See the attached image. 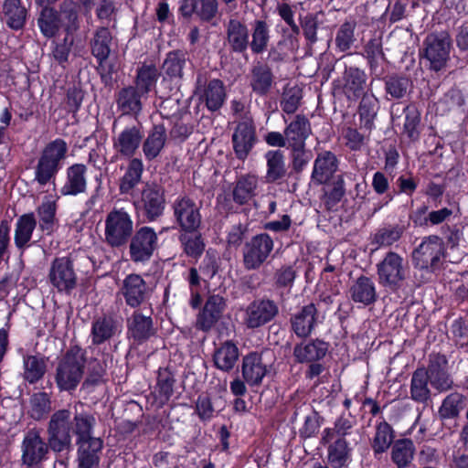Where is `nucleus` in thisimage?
Listing matches in <instances>:
<instances>
[{"label":"nucleus","mask_w":468,"mask_h":468,"mask_svg":"<svg viewBox=\"0 0 468 468\" xmlns=\"http://www.w3.org/2000/svg\"><path fill=\"white\" fill-rule=\"evenodd\" d=\"M95 418L87 412L76 413L71 420L72 433L76 435L77 468H97L103 441L94 437Z\"/></svg>","instance_id":"1"},{"label":"nucleus","mask_w":468,"mask_h":468,"mask_svg":"<svg viewBox=\"0 0 468 468\" xmlns=\"http://www.w3.org/2000/svg\"><path fill=\"white\" fill-rule=\"evenodd\" d=\"M37 26L47 38L56 37L60 28H63L68 36H73L79 28L77 3L73 0H64L59 5V11L51 6L41 7Z\"/></svg>","instance_id":"2"},{"label":"nucleus","mask_w":468,"mask_h":468,"mask_svg":"<svg viewBox=\"0 0 468 468\" xmlns=\"http://www.w3.org/2000/svg\"><path fill=\"white\" fill-rule=\"evenodd\" d=\"M87 364V351L71 345L58 362L55 382L60 391H74L80 385Z\"/></svg>","instance_id":"3"},{"label":"nucleus","mask_w":468,"mask_h":468,"mask_svg":"<svg viewBox=\"0 0 468 468\" xmlns=\"http://www.w3.org/2000/svg\"><path fill=\"white\" fill-rule=\"evenodd\" d=\"M68 144L62 138H56L48 143L42 149L34 171V180L39 186L53 184L58 172L63 167L67 157Z\"/></svg>","instance_id":"4"},{"label":"nucleus","mask_w":468,"mask_h":468,"mask_svg":"<svg viewBox=\"0 0 468 468\" xmlns=\"http://www.w3.org/2000/svg\"><path fill=\"white\" fill-rule=\"evenodd\" d=\"M445 258V243L437 235L425 238L412 252L414 267L426 271L428 274L440 270Z\"/></svg>","instance_id":"5"},{"label":"nucleus","mask_w":468,"mask_h":468,"mask_svg":"<svg viewBox=\"0 0 468 468\" xmlns=\"http://www.w3.org/2000/svg\"><path fill=\"white\" fill-rule=\"evenodd\" d=\"M452 47V40L449 32L430 33L423 40L420 56L429 62L431 70L438 72L443 69L450 60Z\"/></svg>","instance_id":"6"},{"label":"nucleus","mask_w":468,"mask_h":468,"mask_svg":"<svg viewBox=\"0 0 468 468\" xmlns=\"http://www.w3.org/2000/svg\"><path fill=\"white\" fill-rule=\"evenodd\" d=\"M71 413L63 409L55 411L48 425V441L54 452H69L71 449Z\"/></svg>","instance_id":"7"},{"label":"nucleus","mask_w":468,"mask_h":468,"mask_svg":"<svg viewBox=\"0 0 468 468\" xmlns=\"http://www.w3.org/2000/svg\"><path fill=\"white\" fill-rule=\"evenodd\" d=\"M378 282L392 292L398 291L406 280L407 268L403 258L393 251L386 254L384 259L377 264Z\"/></svg>","instance_id":"8"},{"label":"nucleus","mask_w":468,"mask_h":468,"mask_svg":"<svg viewBox=\"0 0 468 468\" xmlns=\"http://www.w3.org/2000/svg\"><path fill=\"white\" fill-rule=\"evenodd\" d=\"M48 279L59 293L70 295L78 284L73 261L68 256L56 257L51 261Z\"/></svg>","instance_id":"9"},{"label":"nucleus","mask_w":468,"mask_h":468,"mask_svg":"<svg viewBox=\"0 0 468 468\" xmlns=\"http://www.w3.org/2000/svg\"><path fill=\"white\" fill-rule=\"evenodd\" d=\"M50 446L40 435L39 430H28L21 442V462L26 467L43 466L48 459Z\"/></svg>","instance_id":"10"},{"label":"nucleus","mask_w":468,"mask_h":468,"mask_svg":"<svg viewBox=\"0 0 468 468\" xmlns=\"http://www.w3.org/2000/svg\"><path fill=\"white\" fill-rule=\"evenodd\" d=\"M112 37L107 27H101L97 30L94 38L91 42V53L99 62V70L102 80L105 83L108 81H117V70L115 66L109 62Z\"/></svg>","instance_id":"11"},{"label":"nucleus","mask_w":468,"mask_h":468,"mask_svg":"<svg viewBox=\"0 0 468 468\" xmlns=\"http://www.w3.org/2000/svg\"><path fill=\"white\" fill-rule=\"evenodd\" d=\"M279 314L278 303L269 298L255 299L244 311L243 324L250 330L259 329L273 321Z\"/></svg>","instance_id":"12"},{"label":"nucleus","mask_w":468,"mask_h":468,"mask_svg":"<svg viewBox=\"0 0 468 468\" xmlns=\"http://www.w3.org/2000/svg\"><path fill=\"white\" fill-rule=\"evenodd\" d=\"M273 240L266 233H261L246 242L243 248V265L248 271L258 270L273 250Z\"/></svg>","instance_id":"13"},{"label":"nucleus","mask_w":468,"mask_h":468,"mask_svg":"<svg viewBox=\"0 0 468 468\" xmlns=\"http://www.w3.org/2000/svg\"><path fill=\"white\" fill-rule=\"evenodd\" d=\"M426 376L433 389L439 393L452 390L454 381L449 372L448 359L445 355L432 353L429 356L428 366L424 367Z\"/></svg>","instance_id":"14"},{"label":"nucleus","mask_w":468,"mask_h":468,"mask_svg":"<svg viewBox=\"0 0 468 468\" xmlns=\"http://www.w3.org/2000/svg\"><path fill=\"white\" fill-rule=\"evenodd\" d=\"M176 222L184 232H197L201 226L200 207L189 197H178L172 204Z\"/></svg>","instance_id":"15"},{"label":"nucleus","mask_w":468,"mask_h":468,"mask_svg":"<svg viewBox=\"0 0 468 468\" xmlns=\"http://www.w3.org/2000/svg\"><path fill=\"white\" fill-rule=\"evenodd\" d=\"M350 56L351 54H347L340 59L345 65L342 90L348 100L356 101L366 93L367 74L359 68L348 65L347 59Z\"/></svg>","instance_id":"16"},{"label":"nucleus","mask_w":468,"mask_h":468,"mask_svg":"<svg viewBox=\"0 0 468 468\" xmlns=\"http://www.w3.org/2000/svg\"><path fill=\"white\" fill-rule=\"evenodd\" d=\"M291 331L299 338L305 339L311 335L320 323L319 312L314 303H310L292 314L289 320Z\"/></svg>","instance_id":"17"},{"label":"nucleus","mask_w":468,"mask_h":468,"mask_svg":"<svg viewBox=\"0 0 468 468\" xmlns=\"http://www.w3.org/2000/svg\"><path fill=\"white\" fill-rule=\"evenodd\" d=\"M225 309L226 300L222 296L209 295L197 316L196 327L203 332L210 331L221 319Z\"/></svg>","instance_id":"18"},{"label":"nucleus","mask_w":468,"mask_h":468,"mask_svg":"<svg viewBox=\"0 0 468 468\" xmlns=\"http://www.w3.org/2000/svg\"><path fill=\"white\" fill-rule=\"evenodd\" d=\"M339 161L331 151L317 154L311 174V181L317 186L328 184L338 170Z\"/></svg>","instance_id":"19"},{"label":"nucleus","mask_w":468,"mask_h":468,"mask_svg":"<svg viewBox=\"0 0 468 468\" xmlns=\"http://www.w3.org/2000/svg\"><path fill=\"white\" fill-rule=\"evenodd\" d=\"M255 126L250 121L239 122L233 134L232 144L235 155L239 160H245L256 143Z\"/></svg>","instance_id":"20"},{"label":"nucleus","mask_w":468,"mask_h":468,"mask_svg":"<svg viewBox=\"0 0 468 468\" xmlns=\"http://www.w3.org/2000/svg\"><path fill=\"white\" fill-rule=\"evenodd\" d=\"M156 239V234L151 228L140 229L130 244L131 259L136 262L149 260L154 250Z\"/></svg>","instance_id":"21"},{"label":"nucleus","mask_w":468,"mask_h":468,"mask_svg":"<svg viewBox=\"0 0 468 468\" xmlns=\"http://www.w3.org/2000/svg\"><path fill=\"white\" fill-rule=\"evenodd\" d=\"M87 166L83 164L76 163L66 169V178L63 186L59 189L61 196L76 197L82 194L87 189Z\"/></svg>","instance_id":"22"},{"label":"nucleus","mask_w":468,"mask_h":468,"mask_svg":"<svg viewBox=\"0 0 468 468\" xmlns=\"http://www.w3.org/2000/svg\"><path fill=\"white\" fill-rule=\"evenodd\" d=\"M348 293L354 303H361L364 306L374 304L378 300L374 281L365 275H361L353 281L349 287Z\"/></svg>","instance_id":"23"},{"label":"nucleus","mask_w":468,"mask_h":468,"mask_svg":"<svg viewBox=\"0 0 468 468\" xmlns=\"http://www.w3.org/2000/svg\"><path fill=\"white\" fill-rule=\"evenodd\" d=\"M329 344L315 338L302 342L293 347V356L298 363L316 362L323 359L328 351Z\"/></svg>","instance_id":"24"},{"label":"nucleus","mask_w":468,"mask_h":468,"mask_svg":"<svg viewBox=\"0 0 468 468\" xmlns=\"http://www.w3.org/2000/svg\"><path fill=\"white\" fill-rule=\"evenodd\" d=\"M247 26L239 19L231 18L226 25V41L232 52L244 53L250 44Z\"/></svg>","instance_id":"25"},{"label":"nucleus","mask_w":468,"mask_h":468,"mask_svg":"<svg viewBox=\"0 0 468 468\" xmlns=\"http://www.w3.org/2000/svg\"><path fill=\"white\" fill-rule=\"evenodd\" d=\"M37 221L33 212H28L18 217L16 222L14 243L21 254L29 247Z\"/></svg>","instance_id":"26"},{"label":"nucleus","mask_w":468,"mask_h":468,"mask_svg":"<svg viewBox=\"0 0 468 468\" xmlns=\"http://www.w3.org/2000/svg\"><path fill=\"white\" fill-rule=\"evenodd\" d=\"M266 374L267 366L261 354L251 352L242 358V377L249 385H260Z\"/></svg>","instance_id":"27"},{"label":"nucleus","mask_w":468,"mask_h":468,"mask_svg":"<svg viewBox=\"0 0 468 468\" xmlns=\"http://www.w3.org/2000/svg\"><path fill=\"white\" fill-rule=\"evenodd\" d=\"M266 175L265 182L268 184H281L288 175L285 156L281 150H271L265 154Z\"/></svg>","instance_id":"28"},{"label":"nucleus","mask_w":468,"mask_h":468,"mask_svg":"<svg viewBox=\"0 0 468 468\" xmlns=\"http://www.w3.org/2000/svg\"><path fill=\"white\" fill-rule=\"evenodd\" d=\"M274 83V75L267 64L258 62L250 73V86L259 96L267 95Z\"/></svg>","instance_id":"29"},{"label":"nucleus","mask_w":468,"mask_h":468,"mask_svg":"<svg viewBox=\"0 0 468 468\" xmlns=\"http://www.w3.org/2000/svg\"><path fill=\"white\" fill-rule=\"evenodd\" d=\"M2 8L3 21L8 28L18 31L25 27L27 10L22 0H5Z\"/></svg>","instance_id":"30"},{"label":"nucleus","mask_w":468,"mask_h":468,"mask_svg":"<svg viewBox=\"0 0 468 468\" xmlns=\"http://www.w3.org/2000/svg\"><path fill=\"white\" fill-rule=\"evenodd\" d=\"M284 133L288 146L305 144L306 139L312 133L311 123L304 115L298 114L286 126Z\"/></svg>","instance_id":"31"},{"label":"nucleus","mask_w":468,"mask_h":468,"mask_svg":"<svg viewBox=\"0 0 468 468\" xmlns=\"http://www.w3.org/2000/svg\"><path fill=\"white\" fill-rule=\"evenodd\" d=\"M58 205L56 200H44L36 209L38 217V229L47 235H52L58 225L57 218Z\"/></svg>","instance_id":"32"},{"label":"nucleus","mask_w":468,"mask_h":468,"mask_svg":"<svg viewBox=\"0 0 468 468\" xmlns=\"http://www.w3.org/2000/svg\"><path fill=\"white\" fill-rule=\"evenodd\" d=\"M141 124L137 117H131V126L125 127L119 134V151L133 155L142 141Z\"/></svg>","instance_id":"33"},{"label":"nucleus","mask_w":468,"mask_h":468,"mask_svg":"<svg viewBox=\"0 0 468 468\" xmlns=\"http://www.w3.org/2000/svg\"><path fill=\"white\" fill-rule=\"evenodd\" d=\"M23 378L30 385L41 380L47 373V359L44 356L25 355L23 356Z\"/></svg>","instance_id":"34"},{"label":"nucleus","mask_w":468,"mask_h":468,"mask_svg":"<svg viewBox=\"0 0 468 468\" xmlns=\"http://www.w3.org/2000/svg\"><path fill=\"white\" fill-rule=\"evenodd\" d=\"M467 405V397L458 391L448 394L441 401L438 410L441 420H455Z\"/></svg>","instance_id":"35"},{"label":"nucleus","mask_w":468,"mask_h":468,"mask_svg":"<svg viewBox=\"0 0 468 468\" xmlns=\"http://www.w3.org/2000/svg\"><path fill=\"white\" fill-rule=\"evenodd\" d=\"M328 444L327 462L333 468L346 467L351 461L352 448L347 440L334 439Z\"/></svg>","instance_id":"36"},{"label":"nucleus","mask_w":468,"mask_h":468,"mask_svg":"<svg viewBox=\"0 0 468 468\" xmlns=\"http://www.w3.org/2000/svg\"><path fill=\"white\" fill-rule=\"evenodd\" d=\"M239 356L238 346L231 341H226L213 354L214 366L223 371H231Z\"/></svg>","instance_id":"37"},{"label":"nucleus","mask_w":468,"mask_h":468,"mask_svg":"<svg viewBox=\"0 0 468 468\" xmlns=\"http://www.w3.org/2000/svg\"><path fill=\"white\" fill-rule=\"evenodd\" d=\"M127 328L129 335L139 342L148 339L154 334L151 316L142 314L139 312H134L127 319Z\"/></svg>","instance_id":"38"},{"label":"nucleus","mask_w":468,"mask_h":468,"mask_svg":"<svg viewBox=\"0 0 468 468\" xmlns=\"http://www.w3.org/2000/svg\"><path fill=\"white\" fill-rule=\"evenodd\" d=\"M117 328L116 321L110 315H103L94 320L91 324V343L93 346H101L111 342Z\"/></svg>","instance_id":"39"},{"label":"nucleus","mask_w":468,"mask_h":468,"mask_svg":"<svg viewBox=\"0 0 468 468\" xmlns=\"http://www.w3.org/2000/svg\"><path fill=\"white\" fill-rule=\"evenodd\" d=\"M145 291V282L140 275L131 274L123 281L122 294L131 307H137L143 303Z\"/></svg>","instance_id":"40"},{"label":"nucleus","mask_w":468,"mask_h":468,"mask_svg":"<svg viewBox=\"0 0 468 468\" xmlns=\"http://www.w3.org/2000/svg\"><path fill=\"white\" fill-rule=\"evenodd\" d=\"M140 94L133 87L124 89L119 95V109L122 111V123L127 120L131 121V117H137L141 111Z\"/></svg>","instance_id":"41"},{"label":"nucleus","mask_w":468,"mask_h":468,"mask_svg":"<svg viewBox=\"0 0 468 468\" xmlns=\"http://www.w3.org/2000/svg\"><path fill=\"white\" fill-rule=\"evenodd\" d=\"M201 98L210 112L219 110L226 99L225 86L218 79L210 80L204 87Z\"/></svg>","instance_id":"42"},{"label":"nucleus","mask_w":468,"mask_h":468,"mask_svg":"<svg viewBox=\"0 0 468 468\" xmlns=\"http://www.w3.org/2000/svg\"><path fill=\"white\" fill-rule=\"evenodd\" d=\"M144 210L149 220L160 217L165 209L164 192L160 188L149 187L143 191Z\"/></svg>","instance_id":"43"},{"label":"nucleus","mask_w":468,"mask_h":468,"mask_svg":"<svg viewBox=\"0 0 468 468\" xmlns=\"http://www.w3.org/2000/svg\"><path fill=\"white\" fill-rule=\"evenodd\" d=\"M175 383V376L167 367L158 370L154 394L160 405L163 406L169 401L174 394Z\"/></svg>","instance_id":"44"},{"label":"nucleus","mask_w":468,"mask_h":468,"mask_svg":"<svg viewBox=\"0 0 468 468\" xmlns=\"http://www.w3.org/2000/svg\"><path fill=\"white\" fill-rule=\"evenodd\" d=\"M429 383L424 367L417 368L412 373L410 380V399L418 403L426 404L431 399Z\"/></svg>","instance_id":"45"},{"label":"nucleus","mask_w":468,"mask_h":468,"mask_svg":"<svg viewBox=\"0 0 468 468\" xmlns=\"http://www.w3.org/2000/svg\"><path fill=\"white\" fill-rule=\"evenodd\" d=\"M415 446L410 439H399L391 446V460L398 468H406L412 462Z\"/></svg>","instance_id":"46"},{"label":"nucleus","mask_w":468,"mask_h":468,"mask_svg":"<svg viewBox=\"0 0 468 468\" xmlns=\"http://www.w3.org/2000/svg\"><path fill=\"white\" fill-rule=\"evenodd\" d=\"M166 141V132L163 124L154 125L143 144L148 160L154 159L162 151Z\"/></svg>","instance_id":"47"},{"label":"nucleus","mask_w":468,"mask_h":468,"mask_svg":"<svg viewBox=\"0 0 468 468\" xmlns=\"http://www.w3.org/2000/svg\"><path fill=\"white\" fill-rule=\"evenodd\" d=\"M353 422L349 418L341 416L334 425V428H326L324 430L321 443L326 445L334 439L350 440L353 437Z\"/></svg>","instance_id":"48"},{"label":"nucleus","mask_w":468,"mask_h":468,"mask_svg":"<svg viewBox=\"0 0 468 468\" xmlns=\"http://www.w3.org/2000/svg\"><path fill=\"white\" fill-rule=\"evenodd\" d=\"M258 178L252 175L239 177L233 189V200L239 205L248 203L255 195Z\"/></svg>","instance_id":"49"},{"label":"nucleus","mask_w":468,"mask_h":468,"mask_svg":"<svg viewBox=\"0 0 468 468\" xmlns=\"http://www.w3.org/2000/svg\"><path fill=\"white\" fill-rule=\"evenodd\" d=\"M379 109V101L373 94L362 95L358 114L364 127L370 130Z\"/></svg>","instance_id":"50"},{"label":"nucleus","mask_w":468,"mask_h":468,"mask_svg":"<svg viewBox=\"0 0 468 468\" xmlns=\"http://www.w3.org/2000/svg\"><path fill=\"white\" fill-rule=\"evenodd\" d=\"M394 431L385 420L376 427V433L372 441V449L375 454L385 452L393 444Z\"/></svg>","instance_id":"51"},{"label":"nucleus","mask_w":468,"mask_h":468,"mask_svg":"<svg viewBox=\"0 0 468 468\" xmlns=\"http://www.w3.org/2000/svg\"><path fill=\"white\" fill-rule=\"evenodd\" d=\"M363 55L368 62L371 72L376 73L379 63L386 60L381 37L369 39L364 46Z\"/></svg>","instance_id":"52"},{"label":"nucleus","mask_w":468,"mask_h":468,"mask_svg":"<svg viewBox=\"0 0 468 468\" xmlns=\"http://www.w3.org/2000/svg\"><path fill=\"white\" fill-rule=\"evenodd\" d=\"M30 410L28 414L35 420H41L47 417L51 410V400L45 391L34 393L29 399Z\"/></svg>","instance_id":"53"},{"label":"nucleus","mask_w":468,"mask_h":468,"mask_svg":"<svg viewBox=\"0 0 468 468\" xmlns=\"http://www.w3.org/2000/svg\"><path fill=\"white\" fill-rule=\"evenodd\" d=\"M404 232V227L400 225L385 226L375 233L372 239V244L377 248L388 247L398 241Z\"/></svg>","instance_id":"54"},{"label":"nucleus","mask_w":468,"mask_h":468,"mask_svg":"<svg viewBox=\"0 0 468 468\" xmlns=\"http://www.w3.org/2000/svg\"><path fill=\"white\" fill-rule=\"evenodd\" d=\"M159 72L154 65H143L137 71L136 88L140 94H145L155 85Z\"/></svg>","instance_id":"55"},{"label":"nucleus","mask_w":468,"mask_h":468,"mask_svg":"<svg viewBox=\"0 0 468 468\" xmlns=\"http://www.w3.org/2000/svg\"><path fill=\"white\" fill-rule=\"evenodd\" d=\"M269 40V26L263 20H256L253 25L252 40L249 44L251 51L254 54H261L266 50Z\"/></svg>","instance_id":"56"},{"label":"nucleus","mask_w":468,"mask_h":468,"mask_svg":"<svg viewBox=\"0 0 468 468\" xmlns=\"http://www.w3.org/2000/svg\"><path fill=\"white\" fill-rule=\"evenodd\" d=\"M356 22L355 20H348L344 22L337 29L335 43V47L341 51L346 52L351 48L356 42L355 29Z\"/></svg>","instance_id":"57"},{"label":"nucleus","mask_w":468,"mask_h":468,"mask_svg":"<svg viewBox=\"0 0 468 468\" xmlns=\"http://www.w3.org/2000/svg\"><path fill=\"white\" fill-rule=\"evenodd\" d=\"M290 150V159L292 171L301 174L313 159V153L306 149L305 144L288 146Z\"/></svg>","instance_id":"58"},{"label":"nucleus","mask_w":468,"mask_h":468,"mask_svg":"<svg viewBox=\"0 0 468 468\" xmlns=\"http://www.w3.org/2000/svg\"><path fill=\"white\" fill-rule=\"evenodd\" d=\"M410 80L404 76L391 75L385 79V90L392 99L403 98L409 90Z\"/></svg>","instance_id":"59"},{"label":"nucleus","mask_w":468,"mask_h":468,"mask_svg":"<svg viewBox=\"0 0 468 468\" xmlns=\"http://www.w3.org/2000/svg\"><path fill=\"white\" fill-rule=\"evenodd\" d=\"M179 240L183 245L186 254L192 258H198L204 251L205 244L201 235L196 232H185L179 236Z\"/></svg>","instance_id":"60"},{"label":"nucleus","mask_w":468,"mask_h":468,"mask_svg":"<svg viewBox=\"0 0 468 468\" xmlns=\"http://www.w3.org/2000/svg\"><path fill=\"white\" fill-rule=\"evenodd\" d=\"M85 92L80 85L69 87L62 101L63 109L73 116L80 111Z\"/></svg>","instance_id":"61"},{"label":"nucleus","mask_w":468,"mask_h":468,"mask_svg":"<svg viewBox=\"0 0 468 468\" xmlns=\"http://www.w3.org/2000/svg\"><path fill=\"white\" fill-rule=\"evenodd\" d=\"M405 114L404 133L410 140H417L419 137L418 126L420 121V114L414 104H409L402 109Z\"/></svg>","instance_id":"62"},{"label":"nucleus","mask_w":468,"mask_h":468,"mask_svg":"<svg viewBox=\"0 0 468 468\" xmlns=\"http://www.w3.org/2000/svg\"><path fill=\"white\" fill-rule=\"evenodd\" d=\"M143 173V163L140 159L131 160L127 172L125 173L120 189L122 192H128L137 185Z\"/></svg>","instance_id":"63"},{"label":"nucleus","mask_w":468,"mask_h":468,"mask_svg":"<svg viewBox=\"0 0 468 468\" xmlns=\"http://www.w3.org/2000/svg\"><path fill=\"white\" fill-rule=\"evenodd\" d=\"M186 63V54L180 50L169 52L163 68L170 77H182V70Z\"/></svg>","instance_id":"64"}]
</instances>
